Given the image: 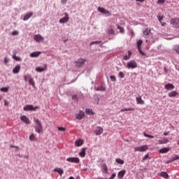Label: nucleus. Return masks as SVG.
<instances>
[{
  "instance_id": "47",
  "label": "nucleus",
  "mask_w": 179,
  "mask_h": 179,
  "mask_svg": "<svg viewBox=\"0 0 179 179\" xmlns=\"http://www.w3.org/2000/svg\"><path fill=\"white\" fill-rule=\"evenodd\" d=\"M110 79L112 82H115L117 80V78L114 76H110Z\"/></svg>"
},
{
  "instance_id": "63",
  "label": "nucleus",
  "mask_w": 179,
  "mask_h": 179,
  "mask_svg": "<svg viewBox=\"0 0 179 179\" xmlns=\"http://www.w3.org/2000/svg\"><path fill=\"white\" fill-rule=\"evenodd\" d=\"M98 179H107V178H98Z\"/></svg>"
},
{
  "instance_id": "50",
  "label": "nucleus",
  "mask_w": 179,
  "mask_h": 179,
  "mask_svg": "<svg viewBox=\"0 0 179 179\" xmlns=\"http://www.w3.org/2000/svg\"><path fill=\"white\" fill-rule=\"evenodd\" d=\"M174 50L176 51V52H178V54H179V45H176L174 47Z\"/></svg>"
},
{
  "instance_id": "40",
  "label": "nucleus",
  "mask_w": 179,
  "mask_h": 179,
  "mask_svg": "<svg viewBox=\"0 0 179 179\" xmlns=\"http://www.w3.org/2000/svg\"><path fill=\"white\" fill-rule=\"evenodd\" d=\"M143 135L144 136H145V138H150V139H153V138H155V136H153L152 135H149L146 133H143Z\"/></svg>"
},
{
  "instance_id": "54",
  "label": "nucleus",
  "mask_w": 179,
  "mask_h": 179,
  "mask_svg": "<svg viewBox=\"0 0 179 179\" xmlns=\"http://www.w3.org/2000/svg\"><path fill=\"white\" fill-rule=\"evenodd\" d=\"M147 159H149V154L145 155L143 157V160H147Z\"/></svg>"
},
{
  "instance_id": "10",
  "label": "nucleus",
  "mask_w": 179,
  "mask_h": 179,
  "mask_svg": "<svg viewBox=\"0 0 179 179\" xmlns=\"http://www.w3.org/2000/svg\"><path fill=\"white\" fill-rule=\"evenodd\" d=\"M103 127H97L96 129L94 131V133L95 134V135L99 136L103 134Z\"/></svg>"
},
{
  "instance_id": "11",
  "label": "nucleus",
  "mask_w": 179,
  "mask_h": 179,
  "mask_svg": "<svg viewBox=\"0 0 179 179\" xmlns=\"http://www.w3.org/2000/svg\"><path fill=\"white\" fill-rule=\"evenodd\" d=\"M20 120L22 122H24V124H30V120L26 115H22Z\"/></svg>"
},
{
  "instance_id": "55",
  "label": "nucleus",
  "mask_w": 179,
  "mask_h": 179,
  "mask_svg": "<svg viewBox=\"0 0 179 179\" xmlns=\"http://www.w3.org/2000/svg\"><path fill=\"white\" fill-rule=\"evenodd\" d=\"M8 62H9V59L5 57L4 58V64H8Z\"/></svg>"
},
{
  "instance_id": "48",
  "label": "nucleus",
  "mask_w": 179,
  "mask_h": 179,
  "mask_svg": "<svg viewBox=\"0 0 179 179\" xmlns=\"http://www.w3.org/2000/svg\"><path fill=\"white\" fill-rule=\"evenodd\" d=\"M72 99L75 100V101L78 102V95H73L72 96Z\"/></svg>"
},
{
  "instance_id": "56",
  "label": "nucleus",
  "mask_w": 179,
  "mask_h": 179,
  "mask_svg": "<svg viewBox=\"0 0 179 179\" xmlns=\"http://www.w3.org/2000/svg\"><path fill=\"white\" fill-rule=\"evenodd\" d=\"M61 2L63 5H65V3H66V2H68V0H61Z\"/></svg>"
},
{
  "instance_id": "49",
  "label": "nucleus",
  "mask_w": 179,
  "mask_h": 179,
  "mask_svg": "<svg viewBox=\"0 0 179 179\" xmlns=\"http://www.w3.org/2000/svg\"><path fill=\"white\" fill-rule=\"evenodd\" d=\"M138 52L141 55H145V52H143V51H142V48H138Z\"/></svg>"
},
{
  "instance_id": "51",
  "label": "nucleus",
  "mask_w": 179,
  "mask_h": 179,
  "mask_svg": "<svg viewBox=\"0 0 179 179\" xmlns=\"http://www.w3.org/2000/svg\"><path fill=\"white\" fill-rule=\"evenodd\" d=\"M12 36H17L19 34V31H14L11 33Z\"/></svg>"
},
{
  "instance_id": "2",
  "label": "nucleus",
  "mask_w": 179,
  "mask_h": 179,
  "mask_svg": "<svg viewBox=\"0 0 179 179\" xmlns=\"http://www.w3.org/2000/svg\"><path fill=\"white\" fill-rule=\"evenodd\" d=\"M126 68L127 69H135L138 68V63L135 60H130L127 62Z\"/></svg>"
},
{
  "instance_id": "39",
  "label": "nucleus",
  "mask_w": 179,
  "mask_h": 179,
  "mask_svg": "<svg viewBox=\"0 0 179 179\" xmlns=\"http://www.w3.org/2000/svg\"><path fill=\"white\" fill-rule=\"evenodd\" d=\"M117 27L120 30V33H124V27L120 26L119 24L117 25Z\"/></svg>"
},
{
  "instance_id": "20",
  "label": "nucleus",
  "mask_w": 179,
  "mask_h": 179,
  "mask_svg": "<svg viewBox=\"0 0 179 179\" xmlns=\"http://www.w3.org/2000/svg\"><path fill=\"white\" fill-rule=\"evenodd\" d=\"M165 89H166V90H173V89H174V85L171 84V83H169L164 85Z\"/></svg>"
},
{
  "instance_id": "44",
  "label": "nucleus",
  "mask_w": 179,
  "mask_h": 179,
  "mask_svg": "<svg viewBox=\"0 0 179 179\" xmlns=\"http://www.w3.org/2000/svg\"><path fill=\"white\" fill-rule=\"evenodd\" d=\"M85 113L88 115L93 114V110L92 109H86Z\"/></svg>"
},
{
  "instance_id": "37",
  "label": "nucleus",
  "mask_w": 179,
  "mask_h": 179,
  "mask_svg": "<svg viewBox=\"0 0 179 179\" xmlns=\"http://www.w3.org/2000/svg\"><path fill=\"white\" fill-rule=\"evenodd\" d=\"M31 78V75H25L24 76V79L25 82H27V80H30V78Z\"/></svg>"
},
{
  "instance_id": "22",
  "label": "nucleus",
  "mask_w": 179,
  "mask_h": 179,
  "mask_svg": "<svg viewBox=\"0 0 179 179\" xmlns=\"http://www.w3.org/2000/svg\"><path fill=\"white\" fill-rule=\"evenodd\" d=\"M40 54H41V52H34L30 54V57H31V58H36L37 57H39Z\"/></svg>"
},
{
  "instance_id": "25",
  "label": "nucleus",
  "mask_w": 179,
  "mask_h": 179,
  "mask_svg": "<svg viewBox=\"0 0 179 179\" xmlns=\"http://www.w3.org/2000/svg\"><path fill=\"white\" fill-rule=\"evenodd\" d=\"M120 111L122 113H124V111H135V108H123Z\"/></svg>"
},
{
  "instance_id": "18",
  "label": "nucleus",
  "mask_w": 179,
  "mask_h": 179,
  "mask_svg": "<svg viewBox=\"0 0 179 179\" xmlns=\"http://www.w3.org/2000/svg\"><path fill=\"white\" fill-rule=\"evenodd\" d=\"M47 68V64H44V67L38 66L36 68V72H44L45 71V69Z\"/></svg>"
},
{
  "instance_id": "62",
  "label": "nucleus",
  "mask_w": 179,
  "mask_h": 179,
  "mask_svg": "<svg viewBox=\"0 0 179 179\" xmlns=\"http://www.w3.org/2000/svg\"><path fill=\"white\" fill-rule=\"evenodd\" d=\"M3 96L0 95V100H2Z\"/></svg>"
},
{
  "instance_id": "32",
  "label": "nucleus",
  "mask_w": 179,
  "mask_h": 179,
  "mask_svg": "<svg viewBox=\"0 0 179 179\" xmlns=\"http://www.w3.org/2000/svg\"><path fill=\"white\" fill-rule=\"evenodd\" d=\"M143 43V41L139 40L137 42V48H141L142 44Z\"/></svg>"
},
{
  "instance_id": "33",
  "label": "nucleus",
  "mask_w": 179,
  "mask_h": 179,
  "mask_svg": "<svg viewBox=\"0 0 179 179\" xmlns=\"http://www.w3.org/2000/svg\"><path fill=\"white\" fill-rule=\"evenodd\" d=\"M115 162L118 163V164H124V160L121 159L120 158L116 159Z\"/></svg>"
},
{
  "instance_id": "24",
  "label": "nucleus",
  "mask_w": 179,
  "mask_h": 179,
  "mask_svg": "<svg viewBox=\"0 0 179 179\" xmlns=\"http://www.w3.org/2000/svg\"><path fill=\"white\" fill-rule=\"evenodd\" d=\"M168 96L169 97H176V96H178V92H177L176 91H173L171 92L168 94Z\"/></svg>"
},
{
  "instance_id": "28",
  "label": "nucleus",
  "mask_w": 179,
  "mask_h": 179,
  "mask_svg": "<svg viewBox=\"0 0 179 179\" xmlns=\"http://www.w3.org/2000/svg\"><path fill=\"white\" fill-rule=\"evenodd\" d=\"M20 71V65H17L13 70V73H19Z\"/></svg>"
},
{
  "instance_id": "7",
  "label": "nucleus",
  "mask_w": 179,
  "mask_h": 179,
  "mask_svg": "<svg viewBox=\"0 0 179 179\" xmlns=\"http://www.w3.org/2000/svg\"><path fill=\"white\" fill-rule=\"evenodd\" d=\"M34 38L36 43H43L44 41V37L40 34L34 35Z\"/></svg>"
},
{
  "instance_id": "26",
  "label": "nucleus",
  "mask_w": 179,
  "mask_h": 179,
  "mask_svg": "<svg viewBox=\"0 0 179 179\" xmlns=\"http://www.w3.org/2000/svg\"><path fill=\"white\" fill-rule=\"evenodd\" d=\"M96 92H106V87L103 86H99L94 88Z\"/></svg>"
},
{
  "instance_id": "15",
  "label": "nucleus",
  "mask_w": 179,
  "mask_h": 179,
  "mask_svg": "<svg viewBox=\"0 0 179 179\" xmlns=\"http://www.w3.org/2000/svg\"><path fill=\"white\" fill-rule=\"evenodd\" d=\"M169 142V138L167 137H164L162 140H159L158 141V144L159 145H164L166 143H168Z\"/></svg>"
},
{
  "instance_id": "9",
  "label": "nucleus",
  "mask_w": 179,
  "mask_h": 179,
  "mask_svg": "<svg viewBox=\"0 0 179 179\" xmlns=\"http://www.w3.org/2000/svg\"><path fill=\"white\" fill-rule=\"evenodd\" d=\"M64 16L65 17H64L59 20V23L64 24V23H66L68 22H69V15H68L67 13H65Z\"/></svg>"
},
{
  "instance_id": "21",
  "label": "nucleus",
  "mask_w": 179,
  "mask_h": 179,
  "mask_svg": "<svg viewBox=\"0 0 179 179\" xmlns=\"http://www.w3.org/2000/svg\"><path fill=\"white\" fill-rule=\"evenodd\" d=\"M31 16H33V12H30V13H27V15H25L23 18V20H24V21L29 20L30 19V17H31Z\"/></svg>"
},
{
  "instance_id": "16",
  "label": "nucleus",
  "mask_w": 179,
  "mask_h": 179,
  "mask_svg": "<svg viewBox=\"0 0 179 179\" xmlns=\"http://www.w3.org/2000/svg\"><path fill=\"white\" fill-rule=\"evenodd\" d=\"M108 34H115V31L114 30V27L113 26H110L107 29Z\"/></svg>"
},
{
  "instance_id": "52",
  "label": "nucleus",
  "mask_w": 179,
  "mask_h": 179,
  "mask_svg": "<svg viewBox=\"0 0 179 179\" xmlns=\"http://www.w3.org/2000/svg\"><path fill=\"white\" fill-rule=\"evenodd\" d=\"M166 2V0H158L157 3H164Z\"/></svg>"
},
{
  "instance_id": "34",
  "label": "nucleus",
  "mask_w": 179,
  "mask_h": 179,
  "mask_svg": "<svg viewBox=\"0 0 179 179\" xmlns=\"http://www.w3.org/2000/svg\"><path fill=\"white\" fill-rule=\"evenodd\" d=\"M161 177H164V178H169V174L166 172H162Z\"/></svg>"
},
{
  "instance_id": "27",
  "label": "nucleus",
  "mask_w": 179,
  "mask_h": 179,
  "mask_svg": "<svg viewBox=\"0 0 179 179\" xmlns=\"http://www.w3.org/2000/svg\"><path fill=\"white\" fill-rule=\"evenodd\" d=\"M168 152H170V148H164L159 150V153H168Z\"/></svg>"
},
{
  "instance_id": "23",
  "label": "nucleus",
  "mask_w": 179,
  "mask_h": 179,
  "mask_svg": "<svg viewBox=\"0 0 179 179\" xmlns=\"http://www.w3.org/2000/svg\"><path fill=\"white\" fill-rule=\"evenodd\" d=\"M53 171L58 173L59 174V176H62V173H64V169H61V168H55Z\"/></svg>"
},
{
  "instance_id": "59",
  "label": "nucleus",
  "mask_w": 179,
  "mask_h": 179,
  "mask_svg": "<svg viewBox=\"0 0 179 179\" xmlns=\"http://www.w3.org/2000/svg\"><path fill=\"white\" fill-rule=\"evenodd\" d=\"M136 2H145V0H136Z\"/></svg>"
},
{
  "instance_id": "8",
  "label": "nucleus",
  "mask_w": 179,
  "mask_h": 179,
  "mask_svg": "<svg viewBox=\"0 0 179 179\" xmlns=\"http://www.w3.org/2000/svg\"><path fill=\"white\" fill-rule=\"evenodd\" d=\"M66 162L78 164L80 162V159L78 157H69L66 159Z\"/></svg>"
},
{
  "instance_id": "42",
  "label": "nucleus",
  "mask_w": 179,
  "mask_h": 179,
  "mask_svg": "<svg viewBox=\"0 0 179 179\" xmlns=\"http://www.w3.org/2000/svg\"><path fill=\"white\" fill-rule=\"evenodd\" d=\"M13 59H15V61H22V59H20V57L16 56L15 55H13Z\"/></svg>"
},
{
  "instance_id": "60",
  "label": "nucleus",
  "mask_w": 179,
  "mask_h": 179,
  "mask_svg": "<svg viewBox=\"0 0 179 179\" xmlns=\"http://www.w3.org/2000/svg\"><path fill=\"white\" fill-rule=\"evenodd\" d=\"M167 135H169V132H164V136H167Z\"/></svg>"
},
{
  "instance_id": "19",
  "label": "nucleus",
  "mask_w": 179,
  "mask_h": 179,
  "mask_svg": "<svg viewBox=\"0 0 179 179\" xmlns=\"http://www.w3.org/2000/svg\"><path fill=\"white\" fill-rule=\"evenodd\" d=\"M131 55H132V52H131V50H129L128 55H124V57H123V59L124 61H128L129 59H131Z\"/></svg>"
},
{
  "instance_id": "45",
  "label": "nucleus",
  "mask_w": 179,
  "mask_h": 179,
  "mask_svg": "<svg viewBox=\"0 0 179 179\" xmlns=\"http://www.w3.org/2000/svg\"><path fill=\"white\" fill-rule=\"evenodd\" d=\"M29 85L34 86V80H33V78H31V77L29 78Z\"/></svg>"
},
{
  "instance_id": "41",
  "label": "nucleus",
  "mask_w": 179,
  "mask_h": 179,
  "mask_svg": "<svg viewBox=\"0 0 179 179\" xmlns=\"http://www.w3.org/2000/svg\"><path fill=\"white\" fill-rule=\"evenodd\" d=\"M101 41H92L90 43V45H93V44H101Z\"/></svg>"
},
{
  "instance_id": "17",
  "label": "nucleus",
  "mask_w": 179,
  "mask_h": 179,
  "mask_svg": "<svg viewBox=\"0 0 179 179\" xmlns=\"http://www.w3.org/2000/svg\"><path fill=\"white\" fill-rule=\"evenodd\" d=\"M125 170H122V171H120V172H118L117 173V178L119 179H122L124 178V176H125Z\"/></svg>"
},
{
  "instance_id": "64",
  "label": "nucleus",
  "mask_w": 179,
  "mask_h": 179,
  "mask_svg": "<svg viewBox=\"0 0 179 179\" xmlns=\"http://www.w3.org/2000/svg\"><path fill=\"white\" fill-rule=\"evenodd\" d=\"M178 145H179V139H178Z\"/></svg>"
},
{
  "instance_id": "29",
  "label": "nucleus",
  "mask_w": 179,
  "mask_h": 179,
  "mask_svg": "<svg viewBox=\"0 0 179 179\" xmlns=\"http://www.w3.org/2000/svg\"><path fill=\"white\" fill-rule=\"evenodd\" d=\"M75 145H76V146H78V147L82 146V145H83V140L79 139V140L76 141Z\"/></svg>"
},
{
  "instance_id": "30",
  "label": "nucleus",
  "mask_w": 179,
  "mask_h": 179,
  "mask_svg": "<svg viewBox=\"0 0 179 179\" xmlns=\"http://www.w3.org/2000/svg\"><path fill=\"white\" fill-rule=\"evenodd\" d=\"M36 134H31L29 136V141H31V142H34V141H36Z\"/></svg>"
},
{
  "instance_id": "53",
  "label": "nucleus",
  "mask_w": 179,
  "mask_h": 179,
  "mask_svg": "<svg viewBox=\"0 0 179 179\" xmlns=\"http://www.w3.org/2000/svg\"><path fill=\"white\" fill-rule=\"evenodd\" d=\"M158 17V20H159V22H160V23H162V20L163 19V16H158L157 17Z\"/></svg>"
},
{
  "instance_id": "12",
  "label": "nucleus",
  "mask_w": 179,
  "mask_h": 179,
  "mask_svg": "<svg viewBox=\"0 0 179 179\" xmlns=\"http://www.w3.org/2000/svg\"><path fill=\"white\" fill-rule=\"evenodd\" d=\"M76 117L77 120H83V118H85V112L80 110L79 113L76 114Z\"/></svg>"
},
{
  "instance_id": "61",
  "label": "nucleus",
  "mask_w": 179,
  "mask_h": 179,
  "mask_svg": "<svg viewBox=\"0 0 179 179\" xmlns=\"http://www.w3.org/2000/svg\"><path fill=\"white\" fill-rule=\"evenodd\" d=\"M69 179H75V178L71 176Z\"/></svg>"
},
{
  "instance_id": "57",
  "label": "nucleus",
  "mask_w": 179,
  "mask_h": 179,
  "mask_svg": "<svg viewBox=\"0 0 179 179\" xmlns=\"http://www.w3.org/2000/svg\"><path fill=\"white\" fill-rule=\"evenodd\" d=\"M10 148H15L16 149H19V147L13 145H10Z\"/></svg>"
},
{
  "instance_id": "46",
  "label": "nucleus",
  "mask_w": 179,
  "mask_h": 179,
  "mask_svg": "<svg viewBox=\"0 0 179 179\" xmlns=\"http://www.w3.org/2000/svg\"><path fill=\"white\" fill-rule=\"evenodd\" d=\"M0 90H1V92H3L4 93H7L8 90V87H1L0 89Z\"/></svg>"
},
{
  "instance_id": "6",
  "label": "nucleus",
  "mask_w": 179,
  "mask_h": 179,
  "mask_svg": "<svg viewBox=\"0 0 179 179\" xmlns=\"http://www.w3.org/2000/svg\"><path fill=\"white\" fill-rule=\"evenodd\" d=\"M98 12H100L101 13H103V15H107V16H111V13L108 10H107L106 8L102 7L98 8Z\"/></svg>"
},
{
  "instance_id": "31",
  "label": "nucleus",
  "mask_w": 179,
  "mask_h": 179,
  "mask_svg": "<svg viewBox=\"0 0 179 179\" xmlns=\"http://www.w3.org/2000/svg\"><path fill=\"white\" fill-rule=\"evenodd\" d=\"M79 156L80 157H85L86 156V149L83 148L80 152H79Z\"/></svg>"
},
{
  "instance_id": "36",
  "label": "nucleus",
  "mask_w": 179,
  "mask_h": 179,
  "mask_svg": "<svg viewBox=\"0 0 179 179\" xmlns=\"http://www.w3.org/2000/svg\"><path fill=\"white\" fill-rule=\"evenodd\" d=\"M143 34H144V36H149V34H150V29H146L143 31Z\"/></svg>"
},
{
  "instance_id": "5",
  "label": "nucleus",
  "mask_w": 179,
  "mask_h": 179,
  "mask_svg": "<svg viewBox=\"0 0 179 179\" xmlns=\"http://www.w3.org/2000/svg\"><path fill=\"white\" fill-rule=\"evenodd\" d=\"M85 62H86L85 59L80 58L76 62V66L78 68H82V66L85 65Z\"/></svg>"
},
{
  "instance_id": "4",
  "label": "nucleus",
  "mask_w": 179,
  "mask_h": 179,
  "mask_svg": "<svg viewBox=\"0 0 179 179\" xmlns=\"http://www.w3.org/2000/svg\"><path fill=\"white\" fill-rule=\"evenodd\" d=\"M149 149L148 145H141L140 147H135L134 152H146Z\"/></svg>"
},
{
  "instance_id": "13",
  "label": "nucleus",
  "mask_w": 179,
  "mask_h": 179,
  "mask_svg": "<svg viewBox=\"0 0 179 179\" xmlns=\"http://www.w3.org/2000/svg\"><path fill=\"white\" fill-rule=\"evenodd\" d=\"M101 169H102V173L104 174H108V168L107 167V164H103L101 165Z\"/></svg>"
},
{
  "instance_id": "1",
  "label": "nucleus",
  "mask_w": 179,
  "mask_h": 179,
  "mask_svg": "<svg viewBox=\"0 0 179 179\" xmlns=\"http://www.w3.org/2000/svg\"><path fill=\"white\" fill-rule=\"evenodd\" d=\"M34 121L35 122V131L37 134H41L43 132V124H41V122L37 118H34Z\"/></svg>"
},
{
  "instance_id": "38",
  "label": "nucleus",
  "mask_w": 179,
  "mask_h": 179,
  "mask_svg": "<svg viewBox=\"0 0 179 179\" xmlns=\"http://www.w3.org/2000/svg\"><path fill=\"white\" fill-rule=\"evenodd\" d=\"M179 159V156L178 155H174L171 159V162H176V160H178Z\"/></svg>"
},
{
  "instance_id": "14",
  "label": "nucleus",
  "mask_w": 179,
  "mask_h": 179,
  "mask_svg": "<svg viewBox=\"0 0 179 179\" xmlns=\"http://www.w3.org/2000/svg\"><path fill=\"white\" fill-rule=\"evenodd\" d=\"M136 100L137 104H141V106H143V104H145V101L142 99L141 96L136 97Z\"/></svg>"
},
{
  "instance_id": "43",
  "label": "nucleus",
  "mask_w": 179,
  "mask_h": 179,
  "mask_svg": "<svg viewBox=\"0 0 179 179\" xmlns=\"http://www.w3.org/2000/svg\"><path fill=\"white\" fill-rule=\"evenodd\" d=\"M58 131H60L61 132H65L66 129H65V127H58Z\"/></svg>"
},
{
  "instance_id": "35",
  "label": "nucleus",
  "mask_w": 179,
  "mask_h": 179,
  "mask_svg": "<svg viewBox=\"0 0 179 179\" xmlns=\"http://www.w3.org/2000/svg\"><path fill=\"white\" fill-rule=\"evenodd\" d=\"M118 76L120 78V79H124V78H125V74H124V72L120 71L118 73Z\"/></svg>"
},
{
  "instance_id": "3",
  "label": "nucleus",
  "mask_w": 179,
  "mask_h": 179,
  "mask_svg": "<svg viewBox=\"0 0 179 179\" xmlns=\"http://www.w3.org/2000/svg\"><path fill=\"white\" fill-rule=\"evenodd\" d=\"M40 108L38 106H33V105H26L24 106L23 110L24 111H36V110H38Z\"/></svg>"
},
{
  "instance_id": "58",
  "label": "nucleus",
  "mask_w": 179,
  "mask_h": 179,
  "mask_svg": "<svg viewBox=\"0 0 179 179\" xmlns=\"http://www.w3.org/2000/svg\"><path fill=\"white\" fill-rule=\"evenodd\" d=\"M8 101L6 100H4V106H8Z\"/></svg>"
}]
</instances>
